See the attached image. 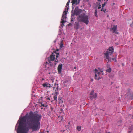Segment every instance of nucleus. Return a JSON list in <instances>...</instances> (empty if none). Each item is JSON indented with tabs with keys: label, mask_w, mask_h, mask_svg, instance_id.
I'll return each mask as SVG.
<instances>
[{
	"label": "nucleus",
	"mask_w": 133,
	"mask_h": 133,
	"mask_svg": "<svg viewBox=\"0 0 133 133\" xmlns=\"http://www.w3.org/2000/svg\"><path fill=\"white\" fill-rule=\"evenodd\" d=\"M42 116L36 113L30 111L29 114H26L25 116L20 118V121L17 123L16 131L17 133H28L29 130L31 129L32 131L38 130L40 128L39 121Z\"/></svg>",
	"instance_id": "nucleus-1"
},
{
	"label": "nucleus",
	"mask_w": 133,
	"mask_h": 133,
	"mask_svg": "<svg viewBox=\"0 0 133 133\" xmlns=\"http://www.w3.org/2000/svg\"><path fill=\"white\" fill-rule=\"evenodd\" d=\"M78 22H76L75 24L74 28L76 29L79 28V24L78 23L80 22H83L86 24L89 22V17L88 15H86L85 13H82L80 15L77 17Z\"/></svg>",
	"instance_id": "nucleus-2"
},
{
	"label": "nucleus",
	"mask_w": 133,
	"mask_h": 133,
	"mask_svg": "<svg viewBox=\"0 0 133 133\" xmlns=\"http://www.w3.org/2000/svg\"><path fill=\"white\" fill-rule=\"evenodd\" d=\"M82 11V10L79 9L78 8L77 6L75 8L73 14H72V15L73 16H74V15H76L77 16L80 14Z\"/></svg>",
	"instance_id": "nucleus-3"
},
{
	"label": "nucleus",
	"mask_w": 133,
	"mask_h": 133,
	"mask_svg": "<svg viewBox=\"0 0 133 133\" xmlns=\"http://www.w3.org/2000/svg\"><path fill=\"white\" fill-rule=\"evenodd\" d=\"M117 25H114L112 28H110V30H112V33L115 34H118L119 32L117 31Z\"/></svg>",
	"instance_id": "nucleus-4"
},
{
	"label": "nucleus",
	"mask_w": 133,
	"mask_h": 133,
	"mask_svg": "<svg viewBox=\"0 0 133 133\" xmlns=\"http://www.w3.org/2000/svg\"><path fill=\"white\" fill-rule=\"evenodd\" d=\"M80 0H72L71 3H72V10L71 11V13L72 14V12L73 11V9H74V6H75L77 4L79 3V1Z\"/></svg>",
	"instance_id": "nucleus-5"
},
{
	"label": "nucleus",
	"mask_w": 133,
	"mask_h": 133,
	"mask_svg": "<svg viewBox=\"0 0 133 133\" xmlns=\"http://www.w3.org/2000/svg\"><path fill=\"white\" fill-rule=\"evenodd\" d=\"M128 92L127 93V94L128 97L129 99L132 100L133 99V92L129 94V93L130 92V89H128Z\"/></svg>",
	"instance_id": "nucleus-6"
},
{
	"label": "nucleus",
	"mask_w": 133,
	"mask_h": 133,
	"mask_svg": "<svg viewBox=\"0 0 133 133\" xmlns=\"http://www.w3.org/2000/svg\"><path fill=\"white\" fill-rule=\"evenodd\" d=\"M114 51V49L113 48V47H110L109 49H108V50L105 53H108V54L111 55Z\"/></svg>",
	"instance_id": "nucleus-7"
},
{
	"label": "nucleus",
	"mask_w": 133,
	"mask_h": 133,
	"mask_svg": "<svg viewBox=\"0 0 133 133\" xmlns=\"http://www.w3.org/2000/svg\"><path fill=\"white\" fill-rule=\"evenodd\" d=\"M55 55L52 53L50 56L48 58V61H53L55 59Z\"/></svg>",
	"instance_id": "nucleus-8"
},
{
	"label": "nucleus",
	"mask_w": 133,
	"mask_h": 133,
	"mask_svg": "<svg viewBox=\"0 0 133 133\" xmlns=\"http://www.w3.org/2000/svg\"><path fill=\"white\" fill-rule=\"evenodd\" d=\"M62 66L63 65L62 64L59 65L57 68L58 72L59 74H60L61 73Z\"/></svg>",
	"instance_id": "nucleus-9"
},
{
	"label": "nucleus",
	"mask_w": 133,
	"mask_h": 133,
	"mask_svg": "<svg viewBox=\"0 0 133 133\" xmlns=\"http://www.w3.org/2000/svg\"><path fill=\"white\" fill-rule=\"evenodd\" d=\"M97 94L96 93L90 96V98L92 100L94 98H96L97 97Z\"/></svg>",
	"instance_id": "nucleus-10"
},
{
	"label": "nucleus",
	"mask_w": 133,
	"mask_h": 133,
	"mask_svg": "<svg viewBox=\"0 0 133 133\" xmlns=\"http://www.w3.org/2000/svg\"><path fill=\"white\" fill-rule=\"evenodd\" d=\"M104 55L105 56V58L106 59H107L108 60V62H109V59L110 58L109 56V55H110L108 54V53H104Z\"/></svg>",
	"instance_id": "nucleus-11"
},
{
	"label": "nucleus",
	"mask_w": 133,
	"mask_h": 133,
	"mask_svg": "<svg viewBox=\"0 0 133 133\" xmlns=\"http://www.w3.org/2000/svg\"><path fill=\"white\" fill-rule=\"evenodd\" d=\"M129 131H128L129 133H132V131L133 130V125H131V126L129 128Z\"/></svg>",
	"instance_id": "nucleus-12"
},
{
	"label": "nucleus",
	"mask_w": 133,
	"mask_h": 133,
	"mask_svg": "<svg viewBox=\"0 0 133 133\" xmlns=\"http://www.w3.org/2000/svg\"><path fill=\"white\" fill-rule=\"evenodd\" d=\"M66 16H62V18H61V21H65L64 20H66Z\"/></svg>",
	"instance_id": "nucleus-13"
},
{
	"label": "nucleus",
	"mask_w": 133,
	"mask_h": 133,
	"mask_svg": "<svg viewBox=\"0 0 133 133\" xmlns=\"http://www.w3.org/2000/svg\"><path fill=\"white\" fill-rule=\"evenodd\" d=\"M69 3H67L66 4V5L65 7V10H67V11H68V10L69 9Z\"/></svg>",
	"instance_id": "nucleus-14"
},
{
	"label": "nucleus",
	"mask_w": 133,
	"mask_h": 133,
	"mask_svg": "<svg viewBox=\"0 0 133 133\" xmlns=\"http://www.w3.org/2000/svg\"><path fill=\"white\" fill-rule=\"evenodd\" d=\"M66 22V21H61V23L62 24L61 25V26L62 27L63 26H64V23H65Z\"/></svg>",
	"instance_id": "nucleus-15"
},
{
	"label": "nucleus",
	"mask_w": 133,
	"mask_h": 133,
	"mask_svg": "<svg viewBox=\"0 0 133 133\" xmlns=\"http://www.w3.org/2000/svg\"><path fill=\"white\" fill-rule=\"evenodd\" d=\"M49 85V83L47 82L45 83H44L42 84L43 86L44 87H48V85Z\"/></svg>",
	"instance_id": "nucleus-16"
},
{
	"label": "nucleus",
	"mask_w": 133,
	"mask_h": 133,
	"mask_svg": "<svg viewBox=\"0 0 133 133\" xmlns=\"http://www.w3.org/2000/svg\"><path fill=\"white\" fill-rule=\"evenodd\" d=\"M68 11H67H67H66V10H65V11H64L63 13V15L62 16H66V14L67 13V12Z\"/></svg>",
	"instance_id": "nucleus-17"
},
{
	"label": "nucleus",
	"mask_w": 133,
	"mask_h": 133,
	"mask_svg": "<svg viewBox=\"0 0 133 133\" xmlns=\"http://www.w3.org/2000/svg\"><path fill=\"white\" fill-rule=\"evenodd\" d=\"M97 13V9H96L95 10V11L94 14H95V16L97 17H98Z\"/></svg>",
	"instance_id": "nucleus-18"
},
{
	"label": "nucleus",
	"mask_w": 133,
	"mask_h": 133,
	"mask_svg": "<svg viewBox=\"0 0 133 133\" xmlns=\"http://www.w3.org/2000/svg\"><path fill=\"white\" fill-rule=\"evenodd\" d=\"M111 68H109V69L106 70V72L109 73L111 72Z\"/></svg>",
	"instance_id": "nucleus-19"
},
{
	"label": "nucleus",
	"mask_w": 133,
	"mask_h": 133,
	"mask_svg": "<svg viewBox=\"0 0 133 133\" xmlns=\"http://www.w3.org/2000/svg\"><path fill=\"white\" fill-rule=\"evenodd\" d=\"M63 47V44L62 42H61L60 43V47H59L60 49H61Z\"/></svg>",
	"instance_id": "nucleus-20"
},
{
	"label": "nucleus",
	"mask_w": 133,
	"mask_h": 133,
	"mask_svg": "<svg viewBox=\"0 0 133 133\" xmlns=\"http://www.w3.org/2000/svg\"><path fill=\"white\" fill-rule=\"evenodd\" d=\"M48 62L49 63H48V64L49 63L50 64V65L51 66H53L54 65V63H52L50 61H48Z\"/></svg>",
	"instance_id": "nucleus-21"
},
{
	"label": "nucleus",
	"mask_w": 133,
	"mask_h": 133,
	"mask_svg": "<svg viewBox=\"0 0 133 133\" xmlns=\"http://www.w3.org/2000/svg\"><path fill=\"white\" fill-rule=\"evenodd\" d=\"M77 129L79 131H80L81 130V127L79 126H78L77 128Z\"/></svg>",
	"instance_id": "nucleus-22"
},
{
	"label": "nucleus",
	"mask_w": 133,
	"mask_h": 133,
	"mask_svg": "<svg viewBox=\"0 0 133 133\" xmlns=\"http://www.w3.org/2000/svg\"><path fill=\"white\" fill-rule=\"evenodd\" d=\"M94 90H92L90 94V96H91V95H94Z\"/></svg>",
	"instance_id": "nucleus-23"
},
{
	"label": "nucleus",
	"mask_w": 133,
	"mask_h": 133,
	"mask_svg": "<svg viewBox=\"0 0 133 133\" xmlns=\"http://www.w3.org/2000/svg\"><path fill=\"white\" fill-rule=\"evenodd\" d=\"M54 100H57V95H54Z\"/></svg>",
	"instance_id": "nucleus-24"
},
{
	"label": "nucleus",
	"mask_w": 133,
	"mask_h": 133,
	"mask_svg": "<svg viewBox=\"0 0 133 133\" xmlns=\"http://www.w3.org/2000/svg\"><path fill=\"white\" fill-rule=\"evenodd\" d=\"M106 4V2H105L104 3L102 4V8H103L104 6H105V5Z\"/></svg>",
	"instance_id": "nucleus-25"
},
{
	"label": "nucleus",
	"mask_w": 133,
	"mask_h": 133,
	"mask_svg": "<svg viewBox=\"0 0 133 133\" xmlns=\"http://www.w3.org/2000/svg\"><path fill=\"white\" fill-rule=\"evenodd\" d=\"M97 74H95V79L97 80Z\"/></svg>",
	"instance_id": "nucleus-26"
},
{
	"label": "nucleus",
	"mask_w": 133,
	"mask_h": 133,
	"mask_svg": "<svg viewBox=\"0 0 133 133\" xmlns=\"http://www.w3.org/2000/svg\"><path fill=\"white\" fill-rule=\"evenodd\" d=\"M59 53H58L57 54V55H56V58H57L59 57Z\"/></svg>",
	"instance_id": "nucleus-27"
},
{
	"label": "nucleus",
	"mask_w": 133,
	"mask_h": 133,
	"mask_svg": "<svg viewBox=\"0 0 133 133\" xmlns=\"http://www.w3.org/2000/svg\"><path fill=\"white\" fill-rule=\"evenodd\" d=\"M55 95H57L58 93V92L57 91V90H55Z\"/></svg>",
	"instance_id": "nucleus-28"
},
{
	"label": "nucleus",
	"mask_w": 133,
	"mask_h": 133,
	"mask_svg": "<svg viewBox=\"0 0 133 133\" xmlns=\"http://www.w3.org/2000/svg\"><path fill=\"white\" fill-rule=\"evenodd\" d=\"M55 62H58V59L57 58H56L55 59Z\"/></svg>",
	"instance_id": "nucleus-29"
},
{
	"label": "nucleus",
	"mask_w": 133,
	"mask_h": 133,
	"mask_svg": "<svg viewBox=\"0 0 133 133\" xmlns=\"http://www.w3.org/2000/svg\"><path fill=\"white\" fill-rule=\"evenodd\" d=\"M112 59L113 61L115 60V61H116V58H112Z\"/></svg>",
	"instance_id": "nucleus-30"
},
{
	"label": "nucleus",
	"mask_w": 133,
	"mask_h": 133,
	"mask_svg": "<svg viewBox=\"0 0 133 133\" xmlns=\"http://www.w3.org/2000/svg\"><path fill=\"white\" fill-rule=\"evenodd\" d=\"M101 8V5H99V6L98 7V9H100Z\"/></svg>",
	"instance_id": "nucleus-31"
},
{
	"label": "nucleus",
	"mask_w": 133,
	"mask_h": 133,
	"mask_svg": "<svg viewBox=\"0 0 133 133\" xmlns=\"http://www.w3.org/2000/svg\"><path fill=\"white\" fill-rule=\"evenodd\" d=\"M54 53L56 54V55H57V54L58 53V52H57V51H54Z\"/></svg>",
	"instance_id": "nucleus-32"
},
{
	"label": "nucleus",
	"mask_w": 133,
	"mask_h": 133,
	"mask_svg": "<svg viewBox=\"0 0 133 133\" xmlns=\"http://www.w3.org/2000/svg\"><path fill=\"white\" fill-rule=\"evenodd\" d=\"M106 9H104L103 10V11L105 13V12L106 11Z\"/></svg>",
	"instance_id": "nucleus-33"
},
{
	"label": "nucleus",
	"mask_w": 133,
	"mask_h": 133,
	"mask_svg": "<svg viewBox=\"0 0 133 133\" xmlns=\"http://www.w3.org/2000/svg\"><path fill=\"white\" fill-rule=\"evenodd\" d=\"M130 26L131 27H132L133 26V21L132 22V23L130 24Z\"/></svg>",
	"instance_id": "nucleus-34"
},
{
	"label": "nucleus",
	"mask_w": 133,
	"mask_h": 133,
	"mask_svg": "<svg viewBox=\"0 0 133 133\" xmlns=\"http://www.w3.org/2000/svg\"><path fill=\"white\" fill-rule=\"evenodd\" d=\"M101 79V78L100 77H99L98 78H97V80L98 81L100 79Z\"/></svg>",
	"instance_id": "nucleus-35"
},
{
	"label": "nucleus",
	"mask_w": 133,
	"mask_h": 133,
	"mask_svg": "<svg viewBox=\"0 0 133 133\" xmlns=\"http://www.w3.org/2000/svg\"><path fill=\"white\" fill-rule=\"evenodd\" d=\"M48 87L49 88H50L51 87H52V86H51L50 84H49V85L48 86Z\"/></svg>",
	"instance_id": "nucleus-36"
},
{
	"label": "nucleus",
	"mask_w": 133,
	"mask_h": 133,
	"mask_svg": "<svg viewBox=\"0 0 133 133\" xmlns=\"http://www.w3.org/2000/svg\"><path fill=\"white\" fill-rule=\"evenodd\" d=\"M56 62H55L54 63V64H55V66H54V67L55 66V65L56 64H57V63H56Z\"/></svg>",
	"instance_id": "nucleus-37"
},
{
	"label": "nucleus",
	"mask_w": 133,
	"mask_h": 133,
	"mask_svg": "<svg viewBox=\"0 0 133 133\" xmlns=\"http://www.w3.org/2000/svg\"><path fill=\"white\" fill-rule=\"evenodd\" d=\"M58 86H57L56 89V90H57V91H58Z\"/></svg>",
	"instance_id": "nucleus-38"
},
{
	"label": "nucleus",
	"mask_w": 133,
	"mask_h": 133,
	"mask_svg": "<svg viewBox=\"0 0 133 133\" xmlns=\"http://www.w3.org/2000/svg\"><path fill=\"white\" fill-rule=\"evenodd\" d=\"M41 105L42 106H43V107H45V105L44 104H41Z\"/></svg>",
	"instance_id": "nucleus-39"
},
{
	"label": "nucleus",
	"mask_w": 133,
	"mask_h": 133,
	"mask_svg": "<svg viewBox=\"0 0 133 133\" xmlns=\"http://www.w3.org/2000/svg\"><path fill=\"white\" fill-rule=\"evenodd\" d=\"M73 19H74L73 18H71V22H72L73 21Z\"/></svg>",
	"instance_id": "nucleus-40"
},
{
	"label": "nucleus",
	"mask_w": 133,
	"mask_h": 133,
	"mask_svg": "<svg viewBox=\"0 0 133 133\" xmlns=\"http://www.w3.org/2000/svg\"><path fill=\"white\" fill-rule=\"evenodd\" d=\"M95 72H97V71H98V70L96 69H95Z\"/></svg>",
	"instance_id": "nucleus-41"
},
{
	"label": "nucleus",
	"mask_w": 133,
	"mask_h": 133,
	"mask_svg": "<svg viewBox=\"0 0 133 133\" xmlns=\"http://www.w3.org/2000/svg\"><path fill=\"white\" fill-rule=\"evenodd\" d=\"M46 99L47 100H50V98L48 97V98H46Z\"/></svg>",
	"instance_id": "nucleus-42"
},
{
	"label": "nucleus",
	"mask_w": 133,
	"mask_h": 133,
	"mask_svg": "<svg viewBox=\"0 0 133 133\" xmlns=\"http://www.w3.org/2000/svg\"><path fill=\"white\" fill-rule=\"evenodd\" d=\"M71 25V23H70L68 24V26H69Z\"/></svg>",
	"instance_id": "nucleus-43"
},
{
	"label": "nucleus",
	"mask_w": 133,
	"mask_h": 133,
	"mask_svg": "<svg viewBox=\"0 0 133 133\" xmlns=\"http://www.w3.org/2000/svg\"><path fill=\"white\" fill-rule=\"evenodd\" d=\"M70 0H69L68 1L67 3H70Z\"/></svg>",
	"instance_id": "nucleus-44"
},
{
	"label": "nucleus",
	"mask_w": 133,
	"mask_h": 133,
	"mask_svg": "<svg viewBox=\"0 0 133 133\" xmlns=\"http://www.w3.org/2000/svg\"><path fill=\"white\" fill-rule=\"evenodd\" d=\"M74 17V16H73L72 15H71V18H73V17Z\"/></svg>",
	"instance_id": "nucleus-45"
},
{
	"label": "nucleus",
	"mask_w": 133,
	"mask_h": 133,
	"mask_svg": "<svg viewBox=\"0 0 133 133\" xmlns=\"http://www.w3.org/2000/svg\"><path fill=\"white\" fill-rule=\"evenodd\" d=\"M98 71L97 72H95V74H98Z\"/></svg>",
	"instance_id": "nucleus-46"
},
{
	"label": "nucleus",
	"mask_w": 133,
	"mask_h": 133,
	"mask_svg": "<svg viewBox=\"0 0 133 133\" xmlns=\"http://www.w3.org/2000/svg\"><path fill=\"white\" fill-rule=\"evenodd\" d=\"M100 72H98V74H98V75H99L100 74Z\"/></svg>",
	"instance_id": "nucleus-47"
},
{
	"label": "nucleus",
	"mask_w": 133,
	"mask_h": 133,
	"mask_svg": "<svg viewBox=\"0 0 133 133\" xmlns=\"http://www.w3.org/2000/svg\"><path fill=\"white\" fill-rule=\"evenodd\" d=\"M103 8H102V9L101 10V11H103Z\"/></svg>",
	"instance_id": "nucleus-48"
},
{
	"label": "nucleus",
	"mask_w": 133,
	"mask_h": 133,
	"mask_svg": "<svg viewBox=\"0 0 133 133\" xmlns=\"http://www.w3.org/2000/svg\"><path fill=\"white\" fill-rule=\"evenodd\" d=\"M59 50L58 49H57L56 51H58Z\"/></svg>",
	"instance_id": "nucleus-49"
},
{
	"label": "nucleus",
	"mask_w": 133,
	"mask_h": 133,
	"mask_svg": "<svg viewBox=\"0 0 133 133\" xmlns=\"http://www.w3.org/2000/svg\"><path fill=\"white\" fill-rule=\"evenodd\" d=\"M65 130H63V131H62L63 132H64L65 131Z\"/></svg>",
	"instance_id": "nucleus-50"
},
{
	"label": "nucleus",
	"mask_w": 133,
	"mask_h": 133,
	"mask_svg": "<svg viewBox=\"0 0 133 133\" xmlns=\"http://www.w3.org/2000/svg\"><path fill=\"white\" fill-rule=\"evenodd\" d=\"M56 40H55L54 41V42L55 43H56Z\"/></svg>",
	"instance_id": "nucleus-51"
},
{
	"label": "nucleus",
	"mask_w": 133,
	"mask_h": 133,
	"mask_svg": "<svg viewBox=\"0 0 133 133\" xmlns=\"http://www.w3.org/2000/svg\"><path fill=\"white\" fill-rule=\"evenodd\" d=\"M93 81V79H91V81Z\"/></svg>",
	"instance_id": "nucleus-52"
},
{
	"label": "nucleus",
	"mask_w": 133,
	"mask_h": 133,
	"mask_svg": "<svg viewBox=\"0 0 133 133\" xmlns=\"http://www.w3.org/2000/svg\"><path fill=\"white\" fill-rule=\"evenodd\" d=\"M70 122H68V124H69V125L70 124Z\"/></svg>",
	"instance_id": "nucleus-53"
},
{
	"label": "nucleus",
	"mask_w": 133,
	"mask_h": 133,
	"mask_svg": "<svg viewBox=\"0 0 133 133\" xmlns=\"http://www.w3.org/2000/svg\"><path fill=\"white\" fill-rule=\"evenodd\" d=\"M44 80V79H43V78H42V80Z\"/></svg>",
	"instance_id": "nucleus-54"
},
{
	"label": "nucleus",
	"mask_w": 133,
	"mask_h": 133,
	"mask_svg": "<svg viewBox=\"0 0 133 133\" xmlns=\"http://www.w3.org/2000/svg\"><path fill=\"white\" fill-rule=\"evenodd\" d=\"M101 72H103V71H101Z\"/></svg>",
	"instance_id": "nucleus-55"
},
{
	"label": "nucleus",
	"mask_w": 133,
	"mask_h": 133,
	"mask_svg": "<svg viewBox=\"0 0 133 133\" xmlns=\"http://www.w3.org/2000/svg\"><path fill=\"white\" fill-rule=\"evenodd\" d=\"M115 4V3H113V5H114Z\"/></svg>",
	"instance_id": "nucleus-56"
},
{
	"label": "nucleus",
	"mask_w": 133,
	"mask_h": 133,
	"mask_svg": "<svg viewBox=\"0 0 133 133\" xmlns=\"http://www.w3.org/2000/svg\"><path fill=\"white\" fill-rule=\"evenodd\" d=\"M46 63L47 64H48V62H46Z\"/></svg>",
	"instance_id": "nucleus-57"
},
{
	"label": "nucleus",
	"mask_w": 133,
	"mask_h": 133,
	"mask_svg": "<svg viewBox=\"0 0 133 133\" xmlns=\"http://www.w3.org/2000/svg\"><path fill=\"white\" fill-rule=\"evenodd\" d=\"M107 133H110V132H107Z\"/></svg>",
	"instance_id": "nucleus-58"
},
{
	"label": "nucleus",
	"mask_w": 133,
	"mask_h": 133,
	"mask_svg": "<svg viewBox=\"0 0 133 133\" xmlns=\"http://www.w3.org/2000/svg\"><path fill=\"white\" fill-rule=\"evenodd\" d=\"M76 67H75L74 68H75V69H76Z\"/></svg>",
	"instance_id": "nucleus-59"
},
{
	"label": "nucleus",
	"mask_w": 133,
	"mask_h": 133,
	"mask_svg": "<svg viewBox=\"0 0 133 133\" xmlns=\"http://www.w3.org/2000/svg\"><path fill=\"white\" fill-rule=\"evenodd\" d=\"M42 97H41V98H42Z\"/></svg>",
	"instance_id": "nucleus-60"
},
{
	"label": "nucleus",
	"mask_w": 133,
	"mask_h": 133,
	"mask_svg": "<svg viewBox=\"0 0 133 133\" xmlns=\"http://www.w3.org/2000/svg\"><path fill=\"white\" fill-rule=\"evenodd\" d=\"M111 84H112V82H111Z\"/></svg>",
	"instance_id": "nucleus-61"
},
{
	"label": "nucleus",
	"mask_w": 133,
	"mask_h": 133,
	"mask_svg": "<svg viewBox=\"0 0 133 133\" xmlns=\"http://www.w3.org/2000/svg\"><path fill=\"white\" fill-rule=\"evenodd\" d=\"M103 73L102 74V75H103Z\"/></svg>",
	"instance_id": "nucleus-62"
}]
</instances>
